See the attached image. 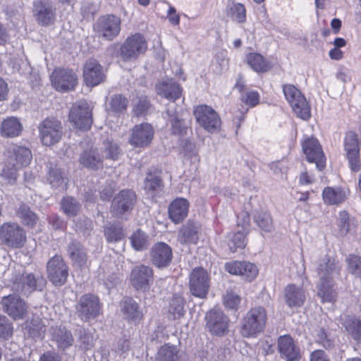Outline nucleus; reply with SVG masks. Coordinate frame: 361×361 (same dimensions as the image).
<instances>
[{
    "label": "nucleus",
    "instance_id": "obj_1",
    "mask_svg": "<svg viewBox=\"0 0 361 361\" xmlns=\"http://www.w3.org/2000/svg\"><path fill=\"white\" fill-rule=\"evenodd\" d=\"M340 271L341 266L334 259L326 256L320 259L317 268L319 282L317 287V295L323 302L335 300L336 292L334 289V279L339 275Z\"/></svg>",
    "mask_w": 361,
    "mask_h": 361
},
{
    "label": "nucleus",
    "instance_id": "obj_2",
    "mask_svg": "<svg viewBox=\"0 0 361 361\" xmlns=\"http://www.w3.org/2000/svg\"><path fill=\"white\" fill-rule=\"evenodd\" d=\"M32 159L31 151L25 147L15 146L8 158L6 166L1 172V176L8 183H13L17 178L18 170L27 166Z\"/></svg>",
    "mask_w": 361,
    "mask_h": 361
},
{
    "label": "nucleus",
    "instance_id": "obj_3",
    "mask_svg": "<svg viewBox=\"0 0 361 361\" xmlns=\"http://www.w3.org/2000/svg\"><path fill=\"white\" fill-rule=\"evenodd\" d=\"M11 281L13 289L24 295H29L36 290H42L45 285L42 277H35L32 274H25L22 266L15 267Z\"/></svg>",
    "mask_w": 361,
    "mask_h": 361
},
{
    "label": "nucleus",
    "instance_id": "obj_4",
    "mask_svg": "<svg viewBox=\"0 0 361 361\" xmlns=\"http://www.w3.org/2000/svg\"><path fill=\"white\" fill-rule=\"evenodd\" d=\"M283 92L295 115L302 120H308L311 116L310 106L300 90L293 85L285 84Z\"/></svg>",
    "mask_w": 361,
    "mask_h": 361
},
{
    "label": "nucleus",
    "instance_id": "obj_5",
    "mask_svg": "<svg viewBox=\"0 0 361 361\" xmlns=\"http://www.w3.org/2000/svg\"><path fill=\"white\" fill-rule=\"evenodd\" d=\"M267 312L262 307L252 308L245 316L241 334L245 337L255 336L266 325Z\"/></svg>",
    "mask_w": 361,
    "mask_h": 361
},
{
    "label": "nucleus",
    "instance_id": "obj_6",
    "mask_svg": "<svg viewBox=\"0 0 361 361\" xmlns=\"http://www.w3.org/2000/svg\"><path fill=\"white\" fill-rule=\"evenodd\" d=\"M193 114L197 123L209 133L218 132L221 121L216 111L210 106L200 104L195 107Z\"/></svg>",
    "mask_w": 361,
    "mask_h": 361
},
{
    "label": "nucleus",
    "instance_id": "obj_7",
    "mask_svg": "<svg viewBox=\"0 0 361 361\" xmlns=\"http://www.w3.org/2000/svg\"><path fill=\"white\" fill-rule=\"evenodd\" d=\"M39 137L44 145L51 146L58 143L63 135V127L60 121L49 117L42 121L39 126Z\"/></svg>",
    "mask_w": 361,
    "mask_h": 361
},
{
    "label": "nucleus",
    "instance_id": "obj_8",
    "mask_svg": "<svg viewBox=\"0 0 361 361\" xmlns=\"http://www.w3.org/2000/svg\"><path fill=\"white\" fill-rule=\"evenodd\" d=\"M0 238L7 246L19 248L26 241V233L18 224L6 222L0 227Z\"/></svg>",
    "mask_w": 361,
    "mask_h": 361
},
{
    "label": "nucleus",
    "instance_id": "obj_9",
    "mask_svg": "<svg viewBox=\"0 0 361 361\" xmlns=\"http://www.w3.org/2000/svg\"><path fill=\"white\" fill-rule=\"evenodd\" d=\"M69 121L78 129L89 130L92 123V109L89 104L83 101L74 104L69 112Z\"/></svg>",
    "mask_w": 361,
    "mask_h": 361
},
{
    "label": "nucleus",
    "instance_id": "obj_10",
    "mask_svg": "<svg viewBox=\"0 0 361 361\" xmlns=\"http://www.w3.org/2000/svg\"><path fill=\"white\" fill-rule=\"evenodd\" d=\"M96 33L107 40L116 37L121 31V19L115 15L100 17L94 25Z\"/></svg>",
    "mask_w": 361,
    "mask_h": 361
},
{
    "label": "nucleus",
    "instance_id": "obj_11",
    "mask_svg": "<svg viewBox=\"0 0 361 361\" xmlns=\"http://www.w3.org/2000/svg\"><path fill=\"white\" fill-rule=\"evenodd\" d=\"M76 310L78 317L85 322L95 319L101 312L99 298L93 294H85L79 300Z\"/></svg>",
    "mask_w": 361,
    "mask_h": 361
},
{
    "label": "nucleus",
    "instance_id": "obj_12",
    "mask_svg": "<svg viewBox=\"0 0 361 361\" xmlns=\"http://www.w3.org/2000/svg\"><path fill=\"white\" fill-rule=\"evenodd\" d=\"M47 272L49 281L55 286H62L67 280L68 267L61 255L52 257L47 264Z\"/></svg>",
    "mask_w": 361,
    "mask_h": 361
},
{
    "label": "nucleus",
    "instance_id": "obj_13",
    "mask_svg": "<svg viewBox=\"0 0 361 361\" xmlns=\"http://www.w3.org/2000/svg\"><path fill=\"white\" fill-rule=\"evenodd\" d=\"M147 49V43L140 33L128 37L121 47V55L125 60L137 58L144 54Z\"/></svg>",
    "mask_w": 361,
    "mask_h": 361
},
{
    "label": "nucleus",
    "instance_id": "obj_14",
    "mask_svg": "<svg viewBox=\"0 0 361 361\" xmlns=\"http://www.w3.org/2000/svg\"><path fill=\"white\" fill-rule=\"evenodd\" d=\"M207 272L201 267L194 269L190 274L189 286L191 293L197 298L207 296L209 288Z\"/></svg>",
    "mask_w": 361,
    "mask_h": 361
},
{
    "label": "nucleus",
    "instance_id": "obj_15",
    "mask_svg": "<svg viewBox=\"0 0 361 361\" xmlns=\"http://www.w3.org/2000/svg\"><path fill=\"white\" fill-rule=\"evenodd\" d=\"M206 327L216 336H223L228 331V319L219 308H213L205 316Z\"/></svg>",
    "mask_w": 361,
    "mask_h": 361
},
{
    "label": "nucleus",
    "instance_id": "obj_16",
    "mask_svg": "<svg viewBox=\"0 0 361 361\" xmlns=\"http://www.w3.org/2000/svg\"><path fill=\"white\" fill-rule=\"evenodd\" d=\"M1 305L3 310L15 320L22 319L27 314V306L25 302L16 294L3 297Z\"/></svg>",
    "mask_w": 361,
    "mask_h": 361
},
{
    "label": "nucleus",
    "instance_id": "obj_17",
    "mask_svg": "<svg viewBox=\"0 0 361 361\" xmlns=\"http://www.w3.org/2000/svg\"><path fill=\"white\" fill-rule=\"evenodd\" d=\"M302 147L307 160L310 163H315L319 171L323 170L325 167L326 159L318 140L309 137L302 142Z\"/></svg>",
    "mask_w": 361,
    "mask_h": 361
},
{
    "label": "nucleus",
    "instance_id": "obj_18",
    "mask_svg": "<svg viewBox=\"0 0 361 361\" xmlns=\"http://www.w3.org/2000/svg\"><path fill=\"white\" fill-rule=\"evenodd\" d=\"M52 85L57 91L73 90L77 84V77L71 70L55 69L51 75Z\"/></svg>",
    "mask_w": 361,
    "mask_h": 361
},
{
    "label": "nucleus",
    "instance_id": "obj_19",
    "mask_svg": "<svg viewBox=\"0 0 361 361\" xmlns=\"http://www.w3.org/2000/svg\"><path fill=\"white\" fill-rule=\"evenodd\" d=\"M154 130L152 126L147 123L135 125L131 130L129 143L136 147H147L152 141Z\"/></svg>",
    "mask_w": 361,
    "mask_h": 361
},
{
    "label": "nucleus",
    "instance_id": "obj_20",
    "mask_svg": "<svg viewBox=\"0 0 361 361\" xmlns=\"http://www.w3.org/2000/svg\"><path fill=\"white\" fill-rule=\"evenodd\" d=\"M226 270L233 275L239 276L243 280L251 281L258 274L257 266L247 261H231L225 264Z\"/></svg>",
    "mask_w": 361,
    "mask_h": 361
},
{
    "label": "nucleus",
    "instance_id": "obj_21",
    "mask_svg": "<svg viewBox=\"0 0 361 361\" xmlns=\"http://www.w3.org/2000/svg\"><path fill=\"white\" fill-rule=\"evenodd\" d=\"M106 75L104 68L95 59L87 60L83 66V78L87 86H97L103 82Z\"/></svg>",
    "mask_w": 361,
    "mask_h": 361
},
{
    "label": "nucleus",
    "instance_id": "obj_22",
    "mask_svg": "<svg viewBox=\"0 0 361 361\" xmlns=\"http://www.w3.org/2000/svg\"><path fill=\"white\" fill-rule=\"evenodd\" d=\"M150 259L157 267L160 269L167 267L173 259L172 249L165 243H157L151 248Z\"/></svg>",
    "mask_w": 361,
    "mask_h": 361
},
{
    "label": "nucleus",
    "instance_id": "obj_23",
    "mask_svg": "<svg viewBox=\"0 0 361 361\" xmlns=\"http://www.w3.org/2000/svg\"><path fill=\"white\" fill-rule=\"evenodd\" d=\"M153 281V270L145 265L135 267L130 273V282L137 290H146Z\"/></svg>",
    "mask_w": 361,
    "mask_h": 361
},
{
    "label": "nucleus",
    "instance_id": "obj_24",
    "mask_svg": "<svg viewBox=\"0 0 361 361\" xmlns=\"http://www.w3.org/2000/svg\"><path fill=\"white\" fill-rule=\"evenodd\" d=\"M34 16L42 25L52 24L56 18V8L49 1L42 0L34 3Z\"/></svg>",
    "mask_w": 361,
    "mask_h": 361
},
{
    "label": "nucleus",
    "instance_id": "obj_25",
    "mask_svg": "<svg viewBox=\"0 0 361 361\" xmlns=\"http://www.w3.org/2000/svg\"><path fill=\"white\" fill-rule=\"evenodd\" d=\"M136 200L135 193L131 190H121L114 199L112 212L121 215L132 209Z\"/></svg>",
    "mask_w": 361,
    "mask_h": 361
},
{
    "label": "nucleus",
    "instance_id": "obj_26",
    "mask_svg": "<svg viewBox=\"0 0 361 361\" xmlns=\"http://www.w3.org/2000/svg\"><path fill=\"white\" fill-rule=\"evenodd\" d=\"M345 150L350 166L353 171H357L360 168L359 159V147L357 135L352 131L346 134L345 138Z\"/></svg>",
    "mask_w": 361,
    "mask_h": 361
},
{
    "label": "nucleus",
    "instance_id": "obj_27",
    "mask_svg": "<svg viewBox=\"0 0 361 361\" xmlns=\"http://www.w3.org/2000/svg\"><path fill=\"white\" fill-rule=\"evenodd\" d=\"M156 92L171 102H175L181 96L182 88L172 78H164L156 84Z\"/></svg>",
    "mask_w": 361,
    "mask_h": 361
},
{
    "label": "nucleus",
    "instance_id": "obj_28",
    "mask_svg": "<svg viewBox=\"0 0 361 361\" xmlns=\"http://www.w3.org/2000/svg\"><path fill=\"white\" fill-rule=\"evenodd\" d=\"M278 348L281 357H285L288 361L299 360L300 349L290 336H280L278 341Z\"/></svg>",
    "mask_w": 361,
    "mask_h": 361
},
{
    "label": "nucleus",
    "instance_id": "obj_29",
    "mask_svg": "<svg viewBox=\"0 0 361 361\" xmlns=\"http://www.w3.org/2000/svg\"><path fill=\"white\" fill-rule=\"evenodd\" d=\"M121 309L124 319L129 322L137 324L143 318L139 304L131 298H125L121 301Z\"/></svg>",
    "mask_w": 361,
    "mask_h": 361
},
{
    "label": "nucleus",
    "instance_id": "obj_30",
    "mask_svg": "<svg viewBox=\"0 0 361 361\" xmlns=\"http://www.w3.org/2000/svg\"><path fill=\"white\" fill-rule=\"evenodd\" d=\"M284 296L286 302L289 307H301L306 300V294L303 288L295 284H289L285 288Z\"/></svg>",
    "mask_w": 361,
    "mask_h": 361
},
{
    "label": "nucleus",
    "instance_id": "obj_31",
    "mask_svg": "<svg viewBox=\"0 0 361 361\" xmlns=\"http://www.w3.org/2000/svg\"><path fill=\"white\" fill-rule=\"evenodd\" d=\"M189 202L186 199L177 198L169 207V215L175 224H179L187 216L189 209Z\"/></svg>",
    "mask_w": 361,
    "mask_h": 361
},
{
    "label": "nucleus",
    "instance_id": "obj_32",
    "mask_svg": "<svg viewBox=\"0 0 361 361\" xmlns=\"http://www.w3.org/2000/svg\"><path fill=\"white\" fill-rule=\"evenodd\" d=\"M349 195L348 190L338 187H326L323 190L322 198L327 205H338L344 202Z\"/></svg>",
    "mask_w": 361,
    "mask_h": 361
},
{
    "label": "nucleus",
    "instance_id": "obj_33",
    "mask_svg": "<svg viewBox=\"0 0 361 361\" xmlns=\"http://www.w3.org/2000/svg\"><path fill=\"white\" fill-rule=\"evenodd\" d=\"M23 125L19 119L14 116L4 119L0 125V135L3 137L13 138L20 135Z\"/></svg>",
    "mask_w": 361,
    "mask_h": 361
},
{
    "label": "nucleus",
    "instance_id": "obj_34",
    "mask_svg": "<svg viewBox=\"0 0 361 361\" xmlns=\"http://www.w3.org/2000/svg\"><path fill=\"white\" fill-rule=\"evenodd\" d=\"M79 161L81 165L92 170H97L103 166V157L97 149L84 151L80 156Z\"/></svg>",
    "mask_w": 361,
    "mask_h": 361
},
{
    "label": "nucleus",
    "instance_id": "obj_35",
    "mask_svg": "<svg viewBox=\"0 0 361 361\" xmlns=\"http://www.w3.org/2000/svg\"><path fill=\"white\" fill-rule=\"evenodd\" d=\"M68 254L73 264L82 267L86 265L87 256L82 245L75 240H72L68 246Z\"/></svg>",
    "mask_w": 361,
    "mask_h": 361
},
{
    "label": "nucleus",
    "instance_id": "obj_36",
    "mask_svg": "<svg viewBox=\"0 0 361 361\" xmlns=\"http://www.w3.org/2000/svg\"><path fill=\"white\" fill-rule=\"evenodd\" d=\"M342 325L355 341L361 342V319L347 315L342 319Z\"/></svg>",
    "mask_w": 361,
    "mask_h": 361
},
{
    "label": "nucleus",
    "instance_id": "obj_37",
    "mask_svg": "<svg viewBox=\"0 0 361 361\" xmlns=\"http://www.w3.org/2000/svg\"><path fill=\"white\" fill-rule=\"evenodd\" d=\"M50 333L52 340L56 343L59 348L66 349L73 345V338L72 334L65 328L51 327Z\"/></svg>",
    "mask_w": 361,
    "mask_h": 361
},
{
    "label": "nucleus",
    "instance_id": "obj_38",
    "mask_svg": "<svg viewBox=\"0 0 361 361\" xmlns=\"http://www.w3.org/2000/svg\"><path fill=\"white\" fill-rule=\"evenodd\" d=\"M248 65L257 73L268 72L272 68L271 63L258 53H250L246 56Z\"/></svg>",
    "mask_w": 361,
    "mask_h": 361
},
{
    "label": "nucleus",
    "instance_id": "obj_39",
    "mask_svg": "<svg viewBox=\"0 0 361 361\" xmlns=\"http://www.w3.org/2000/svg\"><path fill=\"white\" fill-rule=\"evenodd\" d=\"M178 240L181 244H195L198 240V228L193 224L188 222L180 230Z\"/></svg>",
    "mask_w": 361,
    "mask_h": 361
},
{
    "label": "nucleus",
    "instance_id": "obj_40",
    "mask_svg": "<svg viewBox=\"0 0 361 361\" xmlns=\"http://www.w3.org/2000/svg\"><path fill=\"white\" fill-rule=\"evenodd\" d=\"M28 335L35 339H42L46 332L44 322L39 318H33L25 324Z\"/></svg>",
    "mask_w": 361,
    "mask_h": 361
},
{
    "label": "nucleus",
    "instance_id": "obj_41",
    "mask_svg": "<svg viewBox=\"0 0 361 361\" xmlns=\"http://www.w3.org/2000/svg\"><path fill=\"white\" fill-rule=\"evenodd\" d=\"M247 228H243L236 233H229L228 234V245L232 252L237 251L238 248L243 249L246 245L245 235Z\"/></svg>",
    "mask_w": 361,
    "mask_h": 361
},
{
    "label": "nucleus",
    "instance_id": "obj_42",
    "mask_svg": "<svg viewBox=\"0 0 361 361\" xmlns=\"http://www.w3.org/2000/svg\"><path fill=\"white\" fill-rule=\"evenodd\" d=\"M128 105V99L120 94L112 95L108 102V110L116 114H123Z\"/></svg>",
    "mask_w": 361,
    "mask_h": 361
},
{
    "label": "nucleus",
    "instance_id": "obj_43",
    "mask_svg": "<svg viewBox=\"0 0 361 361\" xmlns=\"http://www.w3.org/2000/svg\"><path fill=\"white\" fill-rule=\"evenodd\" d=\"M254 221L261 229L262 233H271L274 229L272 217L267 212H257L254 216Z\"/></svg>",
    "mask_w": 361,
    "mask_h": 361
},
{
    "label": "nucleus",
    "instance_id": "obj_44",
    "mask_svg": "<svg viewBox=\"0 0 361 361\" xmlns=\"http://www.w3.org/2000/svg\"><path fill=\"white\" fill-rule=\"evenodd\" d=\"M16 216L21 220L23 224L31 228L36 225L38 219L37 215L25 204H20L18 208Z\"/></svg>",
    "mask_w": 361,
    "mask_h": 361
},
{
    "label": "nucleus",
    "instance_id": "obj_45",
    "mask_svg": "<svg viewBox=\"0 0 361 361\" xmlns=\"http://www.w3.org/2000/svg\"><path fill=\"white\" fill-rule=\"evenodd\" d=\"M338 226L342 234H346L357 226L355 219L350 216L348 212L343 210L338 214Z\"/></svg>",
    "mask_w": 361,
    "mask_h": 361
},
{
    "label": "nucleus",
    "instance_id": "obj_46",
    "mask_svg": "<svg viewBox=\"0 0 361 361\" xmlns=\"http://www.w3.org/2000/svg\"><path fill=\"white\" fill-rule=\"evenodd\" d=\"M178 350L174 345L165 344L157 353V361H178Z\"/></svg>",
    "mask_w": 361,
    "mask_h": 361
},
{
    "label": "nucleus",
    "instance_id": "obj_47",
    "mask_svg": "<svg viewBox=\"0 0 361 361\" xmlns=\"http://www.w3.org/2000/svg\"><path fill=\"white\" fill-rule=\"evenodd\" d=\"M61 207L63 212L68 216H76L80 209V204L72 197L63 198Z\"/></svg>",
    "mask_w": 361,
    "mask_h": 361
},
{
    "label": "nucleus",
    "instance_id": "obj_48",
    "mask_svg": "<svg viewBox=\"0 0 361 361\" xmlns=\"http://www.w3.org/2000/svg\"><path fill=\"white\" fill-rule=\"evenodd\" d=\"M104 236L109 243H116L124 238L122 228L116 224H109L104 228Z\"/></svg>",
    "mask_w": 361,
    "mask_h": 361
},
{
    "label": "nucleus",
    "instance_id": "obj_49",
    "mask_svg": "<svg viewBox=\"0 0 361 361\" xmlns=\"http://www.w3.org/2000/svg\"><path fill=\"white\" fill-rule=\"evenodd\" d=\"M47 180L53 188L61 190H63L66 188L61 171L57 167L49 168L47 174Z\"/></svg>",
    "mask_w": 361,
    "mask_h": 361
},
{
    "label": "nucleus",
    "instance_id": "obj_50",
    "mask_svg": "<svg viewBox=\"0 0 361 361\" xmlns=\"http://www.w3.org/2000/svg\"><path fill=\"white\" fill-rule=\"evenodd\" d=\"M130 241L135 250L141 251L147 247L149 237L145 233L138 229L132 235Z\"/></svg>",
    "mask_w": 361,
    "mask_h": 361
},
{
    "label": "nucleus",
    "instance_id": "obj_51",
    "mask_svg": "<svg viewBox=\"0 0 361 361\" xmlns=\"http://www.w3.org/2000/svg\"><path fill=\"white\" fill-rule=\"evenodd\" d=\"M103 153L104 154L101 155L103 158L116 160L120 154V149L117 143L106 140L103 142Z\"/></svg>",
    "mask_w": 361,
    "mask_h": 361
},
{
    "label": "nucleus",
    "instance_id": "obj_52",
    "mask_svg": "<svg viewBox=\"0 0 361 361\" xmlns=\"http://www.w3.org/2000/svg\"><path fill=\"white\" fill-rule=\"evenodd\" d=\"M231 18L238 23H243L246 20V10L240 3L233 4L229 10Z\"/></svg>",
    "mask_w": 361,
    "mask_h": 361
},
{
    "label": "nucleus",
    "instance_id": "obj_53",
    "mask_svg": "<svg viewBox=\"0 0 361 361\" xmlns=\"http://www.w3.org/2000/svg\"><path fill=\"white\" fill-rule=\"evenodd\" d=\"M169 311L173 315L174 319L182 317L185 312L183 298L180 296H174L170 302Z\"/></svg>",
    "mask_w": 361,
    "mask_h": 361
},
{
    "label": "nucleus",
    "instance_id": "obj_54",
    "mask_svg": "<svg viewBox=\"0 0 361 361\" xmlns=\"http://www.w3.org/2000/svg\"><path fill=\"white\" fill-rule=\"evenodd\" d=\"M349 272L361 279V256L350 255L346 258Z\"/></svg>",
    "mask_w": 361,
    "mask_h": 361
},
{
    "label": "nucleus",
    "instance_id": "obj_55",
    "mask_svg": "<svg viewBox=\"0 0 361 361\" xmlns=\"http://www.w3.org/2000/svg\"><path fill=\"white\" fill-rule=\"evenodd\" d=\"M260 96L255 90L246 91L241 94L240 100L250 108L256 106L259 103Z\"/></svg>",
    "mask_w": 361,
    "mask_h": 361
},
{
    "label": "nucleus",
    "instance_id": "obj_56",
    "mask_svg": "<svg viewBox=\"0 0 361 361\" xmlns=\"http://www.w3.org/2000/svg\"><path fill=\"white\" fill-rule=\"evenodd\" d=\"M161 187V180L156 175L149 173L145 181V188L149 192H155L159 190Z\"/></svg>",
    "mask_w": 361,
    "mask_h": 361
},
{
    "label": "nucleus",
    "instance_id": "obj_57",
    "mask_svg": "<svg viewBox=\"0 0 361 361\" xmlns=\"http://www.w3.org/2000/svg\"><path fill=\"white\" fill-rule=\"evenodd\" d=\"M240 301V297L232 290H227L224 296V305L228 309L237 310Z\"/></svg>",
    "mask_w": 361,
    "mask_h": 361
},
{
    "label": "nucleus",
    "instance_id": "obj_58",
    "mask_svg": "<svg viewBox=\"0 0 361 361\" xmlns=\"http://www.w3.org/2000/svg\"><path fill=\"white\" fill-rule=\"evenodd\" d=\"M13 334V326L6 316L0 315V338L8 339Z\"/></svg>",
    "mask_w": 361,
    "mask_h": 361
},
{
    "label": "nucleus",
    "instance_id": "obj_59",
    "mask_svg": "<svg viewBox=\"0 0 361 361\" xmlns=\"http://www.w3.org/2000/svg\"><path fill=\"white\" fill-rule=\"evenodd\" d=\"M80 347L85 350H91L94 345V340L93 336L86 332L85 330L80 331Z\"/></svg>",
    "mask_w": 361,
    "mask_h": 361
},
{
    "label": "nucleus",
    "instance_id": "obj_60",
    "mask_svg": "<svg viewBox=\"0 0 361 361\" xmlns=\"http://www.w3.org/2000/svg\"><path fill=\"white\" fill-rule=\"evenodd\" d=\"M149 108V102L146 98L139 99L135 104L133 111L137 116L144 114Z\"/></svg>",
    "mask_w": 361,
    "mask_h": 361
},
{
    "label": "nucleus",
    "instance_id": "obj_61",
    "mask_svg": "<svg viewBox=\"0 0 361 361\" xmlns=\"http://www.w3.org/2000/svg\"><path fill=\"white\" fill-rule=\"evenodd\" d=\"M185 130V126L184 122L182 120L178 119L174 117L171 120V131L174 135H183Z\"/></svg>",
    "mask_w": 361,
    "mask_h": 361
},
{
    "label": "nucleus",
    "instance_id": "obj_62",
    "mask_svg": "<svg viewBox=\"0 0 361 361\" xmlns=\"http://www.w3.org/2000/svg\"><path fill=\"white\" fill-rule=\"evenodd\" d=\"M316 339L319 343L325 348H328L331 345V342L328 338L327 334L323 328L317 330Z\"/></svg>",
    "mask_w": 361,
    "mask_h": 361
},
{
    "label": "nucleus",
    "instance_id": "obj_63",
    "mask_svg": "<svg viewBox=\"0 0 361 361\" xmlns=\"http://www.w3.org/2000/svg\"><path fill=\"white\" fill-rule=\"evenodd\" d=\"M310 361H330L324 351L314 350L311 353Z\"/></svg>",
    "mask_w": 361,
    "mask_h": 361
},
{
    "label": "nucleus",
    "instance_id": "obj_64",
    "mask_svg": "<svg viewBox=\"0 0 361 361\" xmlns=\"http://www.w3.org/2000/svg\"><path fill=\"white\" fill-rule=\"evenodd\" d=\"M39 361H61V360L56 353L47 352L40 357Z\"/></svg>",
    "mask_w": 361,
    "mask_h": 361
}]
</instances>
